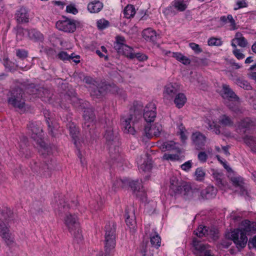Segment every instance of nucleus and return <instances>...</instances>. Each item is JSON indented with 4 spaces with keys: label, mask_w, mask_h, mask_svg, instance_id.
<instances>
[{
    "label": "nucleus",
    "mask_w": 256,
    "mask_h": 256,
    "mask_svg": "<svg viewBox=\"0 0 256 256\" xmlns=\"http://www.w3.org/2000/svg\"><path fill=\"white\" fill-rule=\"evenodd\" d=\"M164 52L166 55H168V54H170V56L174 58L176 60L185 65L189 64L190 62V60L189 58L180 53L172 52L170 51Z\"/></svg>",
    "instance_id": "29"
},
{
    "label": "nucleus",
    "mask_w": 256,
    "mask_h": 256,
    "mask_svg": "<svg viewBox=\"0 0 256 256\" xmlns=\"http://www.w3.org/2000/svg\"><path fill=\"white\" fill-rule=\"evenodd\" d=\"M58 56L60 59L62 60H70V57L66 52H61L58 54Z\"/></svg>",
    "instance_id": "58"
},
{
    "label": "nucleus",
    "mask_w": 256,
    "mask_h": 256,
    "mask_svg": "<svg viewBox=\"0 0 256 256\" xmlns=\"http://www.w3.org/2000/svg\"><path fill=\"white\" fill-rule=\"evenodd\" d=\"M110 22L108 20L102 18L98 20L96 22V26L99 30H102L108 26Z\"/></svg>",
    "instance_id": "48"
},
{
    "label": "nucleus",
    "mask_w": 256,
    "mask_h": 256,
    "mask_svg": "<svg viewBox=\"0 0 256 256\" xmlns=\"http://www.w3.org/2000/svg\"><path fill=\"white\" fill-rule=\"evenodd\" d=\"M94 90L91 92V94L96 97L104 95L107 91L108 85L104 82L97 80Z\"/></svg>",
    "instance_id": "18"
},
{
    "label": "nucleus",
    "mask_w": 256,
    "mask_h": 256,
    "mask_svg": "<svg viewBox=\"0 0 256 256\" xmlns=\"http://www.w3.org/2000/svg\"><path fill=\"white\" fill-rule=\"evenodd\" d=\"M192 139L196 150H202L205 145L206 136L199 132L192 134Z\"/></svg>",
    "instance_id": "15"
},
{
    "label": "nucleus",
    "mask_w": 256,
    "mask_h": 256,
    "mask_svg": "<svg viewBox=\"0 0 256 256\" xmlns=\"http://www.w3.org/2000/svg\"><path fill=\"white\" fill-rule=\"evenodd\" d=\"M142 37L146 40L156 42L160 38V36L157 34L156 32L152 28L144 29L142 32Z\"/></svg>",
    "instance_id": "22"
},
{
    "label": "nucleus",
    "mask_w": 256,
    "mask_h": 256,
    "mask_svg": "<svg viewBox=\"0 0 256 256\" xmlns=\"http://www.w3.org/2000/svg\"><path fill=\"white\" fill-rule=\"evenodd\" d=\"M83 118L82 128L86 130H89L94 128L96 116L92 108H85L84 110Z\"/></svg>",
    "instance_id": "10"
},
{
    "label": "nucleus",
    "mask_w": 256,
    "mask_h": 256,
    "mask_svg": "<svg viewBox=\"0 0 256 256\" xmlns=\"http://www.w3.org/2000/svg\"><path fill=\"white\" fill-rule=\"evenodd\" d=\"M174 98V102L178 108H182L186 102V98L183 93L178 92Z\"/></svg>",
    "instance_id": "32"
},
{
    "label": "nucleus",
    "mask_w": 256,
    "mask_h": 256,
    "mask_svg": "<svg viewBox=\"0 0 256 256\" xmlns=\"http://www.w3.org/2000/svg\"><path fill=\"white\" fill-rule=\"evenodd\" d=\"M135 14V8L132 5H128L124 10V16L126 18H132Z\"/></svg>",
    "instance_id": "38"
},
{
    "label": "nucleus",
    "mask_w": 256,
    "mask_h": 256,
    "mask_svg": "<svg viewBox=\"0 0 256 256\" xmlns=\"http://www.w3.org/2000/svg\"><path fill=\"white\" fill-rule=\"evenodd\" d=\"M28 52L24 49H18L16 51V56L20 59L24 60L27 58Z\"/></svg>",
    "instance_id": "50"
},
{
    "label": "nucleus",
    "mask_w": 256,
    "mask_h": 256,
    "mask_svg": "<svg viewBox=\"0 0 256 256\" xmlns=\"http://www.w3.org/2000/svg\"><path fill=\"white\" fill-rule=\"evenodd\" d=\"M229 108L236 114H242L244 112V110L238 106H232L229 104L228 106Z\"/></svg>",
    "instance_id": "53"
},
{
    "label": "nucleus",
    "mask_w": 256,
    "mask_h": 256,
    "mask_svg": "<svg viewBox=\"0 0 256 256\" xmlns=\"http://www.w3.org/2000/svg\"><path fill=\"white\" fill-rule=\"evenodd\" d=\"M212 176L218 187L222 188L225 186L224 176L222 173L215 171L212 173Z\"/></svg>",
    "instance_id": "36"
},
{
    "label": "nucleus",
    "mask_w": 256,
    "mask_h": 256,
    "mask_svg": "<svg viewBox=\"0 0 256 256\" xmlns=\"http://www.w3.org/2000/svg\"><path fill=\"white\" fill-rule=\"evenodd\" d=\"M234 42H236L238 46L242 48L246 47L247 44V42L245 38L242 36L240 33L238 32L236 34Z\"/></svg>",
    "instance_id": "39"
},
{
    "label": "nucleus",
    "mask_w": 256,
    "mask_h": 256,
    "mask_svg": "<svg viewBox=\"0 0 256 256\" xmlns=\"http://www.w3.org/2000/svg\"><path fill=\"white\" fill-rule=\"evenodd\" d=\"M104 137L108 144L110 145L109 153L112 159L116 160L119 156L118 148L116 146L118 138L114 136L112 130L110 128L106 130Z\"/></svg>",
    "instance_id": "8"
},
{
    "label": "nucleus",
    "mask_w": 256,
    "mask_h": 256,
    "mask_svg": "<svg viewBox=\"0 0 256 256\" xmlns=\"http://www.w3.org/2000/svg\"><path fill=\"white\" fill-rule=\"evenodd\" d=\"M118 52L122 53V54L124 55L126 57L130 58L133 59L134 58H136L139 61H144L148 59V56L142 54L138 52V53H132V52H129L128 50L127 49H118Z\"/></svg>",
    "instance_id": "23"
},
{
    "label": "nucleus",
    "mask_w": 256,
    "mask_h": 256,
    "mask_svg": "<svg viewBox=\"0 0 256 256\" xmlns=\"http://www.w3.org/2000/svg\"><path fill=\"white\" fill-rule=\"evenodd\" d=\"M220 20L224 24L228 22L230 23V26L232 30L236 29V22L234 20L231 14H228L227 16H222L220 18Z\"/></svg>",
    "instance_id": "40"
},
{
    "label": "nucleus",
    "mask_w": 256,
    "mask_h": 256,
    "mask_svg": "<svg viewBox=\"0 0 256 256\" xmlns=\"http://www.w3.org/2000/svg\"><path fill=\"white\" fill-rule=\"evenodd\" d=\"M256 126V120L246 118L240 120L238 124L237 130H242L245 132L248 129Z\"/></svg>",
    "instance_id": "19"
},
{
    "label": "nucleus",
    "mask_w": 256,
    "mask_h": 256,
    "mask_svg": "<svg viewBox=\"0 0 256 256\" xmlns=\"http://www.w3.org/2000/svg\"><path fill=\"white\" fill-rule=\"evenodd\" d=\"M115 44L116 46L118 48H121L122 47L125 46L127 48H132L130 46H128L126 44V40L124 36H118L116 37Z\"/></svg>",
    "instance_id": "42"
},
{
    "label": "nucleus",
    "mask_w": 256,
    "mask_h": 256,
    "mask_svg": "<svg viewBox=\"0 0 256 256\" xmlns=\"http://www.w3.org/2000/svg\"><path fill=\"white\" fill-rule=\"evenodd\" d=\"M152 168L150 163L144 162L139 167V170L141 172H146L150 171Z\"/></svg>",
    "instance_id": "51"
},
{
    "label": "nucleus",
    "mask_w": 256,
    "mask_h": 256,
    "mask_svg": "<svg viewBox=\"0 0 256 256\" xmlns=\"http://www.w3.org/2000/svg\"><path fill=\"white\" fill-rule=\"evenodd\" d=\"M218 92L224 99L232 102H239V97L228 84H222L221 88L218 90Z\"/></svg>",
    "instance_id": "11"
},
{
    "label": "nucleus",
    "mask_w": 256,
    "mask_h": 256,
    "mask_svg": "<svg viewBox=\"0 0 256 256\" xmlns=\"http://www.w3.org/2000/svg\"><path fill=\"white\" fill-rule=\"evenodd\" d=\"M64 221L69 232L74 236V240L77 242H80L82 240V236L77 216L74 214H66Z\"/></svg>",
    "instance_id": "4"
},
{
    "label": "nucleus",
    "mask_w": 256,
    "mask_h": 256,
    "mask_svg": "<svg viewBox=\"0 0 256 256\" xmlns=\"http://www.w3.org/2000/svg\"><path fill=\"white\" fill-rule=\"evenodd\" d=\"M125 217L126 225L130 228H134L136 222L133 210L131 212H129L128 210L126 209V210Z\"/></svg>",
    "instance_id": "34"
},
{
    "label": "nucleus",
    "mask_w": 256,
    "mask_h": 256,
    "mask_svg": "<svg viewBox=\"0 0 256 256\" xmlns=\"http://www.w3.org/2000/svg\"><path fill=\"white\" fill-rule=\"evenodd\" d=\"M180 91V86L176 82L166 84L164 88L163 96L164 100H172Z\"/></svg>",
    "instance_id": "12"
},
{
    "label": "nucleus",
    "mask_w": 256,
    "mask_h": 256,
    "mask_svg": "<svg viewBox=\"0 0 256 256\" xmlns=\"http://www.w3.org/2000/svg\"><path fill=\"white\" fill-rule=\"evenodd\" d=\"M105 250L106 254H109L116 245V224L114 222H109L105 227Z\"/></svg>",
    "instance_id": "7"
},
{
    "label": "nucleus",
    "mask_w": 256,
    "mask_h": 256,
    "mask_svg": "<svg viewBox=\"0 0 256 256\" xmlns=\"http://www.w3.org/2000/svg\"><path fill=\"white\" fill-rule=\"evenodd\" d=\"M28 128L30 130V133L31 134L32 138L37 142L40 148L39 152L42 155H44L46 152L48 154L50 152L49 148L42 140V130L40 124L30 122L28 125Z\"/></svg>",
    "instance_id": "5"
},
{
    "label": "nucleus",
    "mask_w": 256,
    "mask_h": 256,
    "mask_svg": "<svg viewBox=\"0 0 256 256\" xmlns=\"http://www.w3.org/2000/svg\"><path fill=\"white\" fill-rule=\"evenodd\" d=\"M208 234L207 236H209L214 240H216L218 238V232L216 229L212 228L208 230Z\"/></svg>",
    "instance_id": "52"
},
{
    "label": "nucleus",
    "mask_w": 256,
    "mask_h": 256,
    "mask_svg": "<svg viewBox=\"0 0 256 256\" xmlns=\"http://www.w3.org/2000/svg\"><path fill=\"white\" fill-rule=\"evenodd\" d=\"M140 116L138 111L133 110H130L127 116H123L121 118V122L124 132L134 134L136 132L134 125L138 122Z\"/></svg>",
    "instance_id": "6"
},
{
    "label": "nucleus",
    "mask_w": 256,
    "mask_h": 256,
    "mask_svg": "<svg viewBox=\"0 0 256 256\" xmlns=\"http://www.w3.org/2000/svg\"><path fill=\"white\" fill-rule=\"evenodd\" d=\"M198 158L200 162L204 163L206 162L208 156L204 152H200L198 154Z\"/></svg>",
    "instance_id": "55"
},
{
    "label": "nucleus",
    "mask_w": 256,
    "mask_h": 256,
    "mask_svg": "<svg viewBox=\"0 0 256 256\" xmlns=\"http://www.w3.org/2000/svg\"><path fill=\"white\" fill-rule=\"evenodd\" d=\"M220 126L218 125L215 124L214 122L209 124H208V129L214 132L216 134H218L220 133Z\"/></svg>",
    "instance_id": "54"
},
{
    "label": "nucleus",
    "mask_w": 256,
    "mask_h": 256,
    "mask_svg": "<svg viewBox=\"0 0 256 256\" xmlns=\"http://www.w3.org/2000/svg\"><path fill=\"white\" fill-rule=\"evenodd\" d=\"M162 130V126L159 123H156L152 126L151 123L146 124L144 126V130L146 136L148 138H151L152 136H158Z\"/></svg>",
    "instance_id": "13"
},
{
    "label": "nucleus",
    "mask_w": 256,
    "mask_h": 256,
    "mask_svg": "<svg viewBox=\"0 0 256 256\" xmlns=\"http://www.w3.org/2000/svg\"><path fill=\"white\" fill-rule=\"evenodd\" d=\"M209 46H220L222 44V42L221 39L215 38H210L208 42Z\"/></svg>",
    "instance_id": "49"
},
{
    "label": "nucleus",
    "mask_w": 256,
    "mask_h": 256,
    "mask_svg": "<svg viewBox=\"0 0 256 256\" xmlns=\"http://www.w3.org/2000/svg\"><path fill=\"white\" fill-rule=\"evenodd\" d=\"M67 127L68 128L70 134L74 140V144L77 146V142L78 140V137L79 134L78 128L74 123L71 122H69L67 124Z\"/></svg>",
    "instance_id": "28"
},
{
    "label": "nucleus",
    "mask_w": 256,
    "mask_h": 256,
    "mask_svg": "<svg viewBox=\"0 0 256 256\" xmlns=\"http://www.w3.org/2000/svg\"><path fill=\"white\" fill-rule=\"evenodd\" d=\"M66 11L68 12L76 14L78 12V10L72 5L68 6L66 8Z\"/></svg>",
    "instance_id": "61"
},
{
    "label": "nucleus",
    "mask_w": 256,
    "mask_h": 256,
    "mask_svg": "<svg viewBox=\"0 0 256 256\" xmlns=\"http://www.w3.org/2000/svg\"><path fill=\"white\" fill-rule=\"evenodd\" d=\"M84 82L88 84H92L94 86L97 80H94L92 77L90 76H84L83 80Z\"/></svg>",
    "instance_id": "60"
},
{
    "label": "nucleus",
    "mask_w": 256,
    "mask_h": 256,
    "mask_svg": "<svg viewBox=\"0 0 256 256\" xmlns=\"http://www.w3.org/2000/svg\"><path fill=\"white\" fill-rule=\"evenodd\" d=\"M47 112H48V110L46 111V112L44 113V114L45 118H46V123L48 124V127L49 133L50 134L52 135L53 132H52V126L50 125L51 122L50 121V118H47L46 116V114H47Z\"/></svg>",
    "instance_id": "63"
},
{
    "label": "nucleus",
    "mask_w": 256,
    "mask_h": 256,
    "mask_svg": "<svg viewBox=\"0 0 256 256\" xmlns=\"http://www.w3.org/2000/svg\"><path fill=\"white\" fill-rule=\"evenodd\" d=\"M27 32L30 38L34 42H42L44 39L42 34L35 29L30 30Z\"/></svg>",
    "instance_id": "31"
},
{
    "label": "nucleus",
    "mask_w": 256,
    "mask_h": 256,
    "mask_svg": "<svg viewBox=\"0 0 256 256\" xmlns=\"http://www.w3.org/2000/svg\"><path fill=\"white\" fill-rule=\"evenodd\" d=\"M170 190H171L174 194L181 193L182 188H184V190L186 192H188L189 190H191L190 188L188 186L184 185V186H182L179 184L176 178L174 177L170 179Z\"/></svg>",
    "instance_id": "20"
},
{
    "label": "nucleus",
    "mask_w": 256,
    "mask_h": 256,
    "mask_svg": "<svg viewBox=\"0 0 256 256\" xmlns=\"http://www.w3.org/2000/svg\"><path fill=\"white\" fill-rule=\"evenodd\" d=\"M102 4L99 1L90 2L88 5V10L91 13L99 12L102 8Z\"/></svg>",
    "instance_id": "33"
},
{
    "label": "nucleus",
    "mask_w": 256,
    "mask_h": 256,
    "mask_svg": "<svg viewBox=\"0 0 256 256\" xmlns=\"http://www.w3.org/2000/svg\"><path fill=\"white\" fill-rule=\"evenodd\" d=\"M245 144L250 148H253L256 144V136H246L244 138Z\"/></svg>",
    "instance_id": "43"
},
{
    "label": "nucleus",
    "mask_w": 256,
    "mask_h": 256,
    "mask_svg": "<svg viewBox=\"0 0 256 256\" xmlns=\"http://www.w3.org/2000/svg\"><path fill=\"white\" fill-rule=\"evenodd\" d=\"M173 6L180 12H183L187 8V5L184 0H174Z\"/></svg>",
    "instance_id": "41"
},
{
    "label": "nucleus",
    "mask_w": 256,
    "mask_h": 256,
    "mask_svg": "<svg viewBox=\"0 0 256 256\" xmlns=\"http://www.w3.org/2000/svg\"><path fill=\"white\" fill-rule=\"evenodd\" d=\"M16 18L18 23H26L29 21L28 10L24 7L20 8L16 13Z\"/></svg>",
    "instance_id": "24"
},
{
    "label": "nucleus",
    "mask_w": 256,
    "mask_h": 256,
    "mask_svg": "<svg viewBox=\"0 0 256 256\" xmlns=\"http://www.w3.org/2000/svg\"><path fill=\"white\" fill-rule=\"evenodd\" d=\"M219 122L224 126L232 127L234 125L232 118L226 114H222L220 117Z\"/></svg>",
    "instance_id": "35"
},
{
    "label": "nucleus",
    "mask_w": 256,
    "mask_h": 256,
    "mask_svg": "<svg viewBox=\"0 0 256 256\" xmlns=\"http://www.w3.org/2000/svg\"><path fill=\"white\" fill-rule=\"evenodd\" d=\"M102 200L94 201L93 200L90 204V207L92 210L98 211L102 209Z\"/></svg>",
    "instance_id": "47"
},
{
    "label": "nucleus",
    "mask_w": 256,
    "mask_h": 256,
    "mask_svg": "<svg viewBox=\"0 0 256 256\" xmlns=\"http://www.w3.org/2000/svg\"><path fill=\"white\" fill-rule=\"evenodd\" d=\"M178 154H164L162 156V158L165 160H178Z\"/></svg>",
    "instance_id": "56"
},
{
    "label": "nucleus",
    "mask_w": 256,
    "mask_h": 256,
    "mask_svg": "<svg viewBox=\"0 0 256 256\" xmlns=\"http://www.w3.org/2000/svg\"><path fill=\"white\" fill-rule=\"evenodd\" d=\"M80 25V22L68 18H66L65 20H58L56 24V28L58 30L68 33L74 32L76 28Z\"/></svg>",
    "instance_id": "9"
},
{
    "label": "nucleus",
    "mask_w": 256,
    "mask_h": 256,
    "mask_svg": "<svg viewBox=\"0 0 256 256\" xmlns=\"http://www.w3.org/2000/svg\"><path fill=\"white\" fill-rule=\"evenodd\" d=\"M232 76L234 82L240 88L246 90H250L252 88L249 82L243 76L233 75Z\"/></svg>",
    "instance_id": "26"
},
{
    "label": "nucleus",
    "mask_w": 256,
    "mask_h": 256,
    "mask_svg": "<svg viewBox=\"0 0 256 256\" xmlns=\"http://www.w3.org/2000/svg\"><path fill=\"white\" fill-rule=\"evenodd\" d=\"M24 90L30 94H36L37 91L34 84H22L20 87L15 88L10 90L8 99V104L20 109L24 108L25 102L22 98Z\"/></svg>",
    "instance_id": "1"
},
{
    "label": "nucleus",
    "mask_w": 256,
    "mask_h": 256,
    "mask_svg": "<svg viewBox=\"0 0 256 256\" xmlns=\"http://www.w3.org/2000/svg\"><path fill=\"white\" fill-rule=\"evenodd\" d=\"M4 65L6 68L10 70H11L14 67V64L10 62L8 58L4 59Z\"/></svg>",
    "instance_id": "59"
},
{
    "label": "nucleus",
    "mask_w": 256,
    "mask_h": 256,
    "mask_svg": "<svg viewBox=\"0 0 256 256\" xmlns=\"http://www.w3.org/2000/svg\"><path fill=\"white\" fill-rule=\"evenodd\" d=\"M128 184V180H122L120 178L116 179L113 184V188L116 190L117 188H123L126 184Z\"/></svg>",
    "instance_id": "46"
},
{
    "label": "nucleus",
    "mask_w": 256,
    "mask_h": 256,
    "mask_svg": "<svg viewBox=\"0 0 256 256\" xmlns=\"http://www.w3.org/2000/svg\"><path fill=\"white\" fill-rule=\"evenodd\" d=\"M128 184L134 192H136V196L137 197H140V198L143 199V197L145 196V192L142 190H140L142 188L140 182L138 180H132L131 182L128 180Z\"/></svg>",
    "instance_id": "27"
},
{
    "label": "nucleus",
    "mask_w": 256,
    "mask_h": 256,
    "mask_svg": "<svg viewBox=\"0 0 256 256\" xmlns=\"http://www.w3.org/2000/svg\"><path fill=\"white\" fill-rule=\"evenodd\" d=\"M158 147L163 152L174 150L177 153H180V149L178 144L174 141L158 142Z\"/></svg>",
    "instance_id": "16"
},
{
    "label": "nucleus",
    "mask_w": 256,
    "mask_h": 256,
    "mask_svg": "<svg viewBox=\"0 0 256 256\" xmlns=\"http://www.w3.org/2000/svg\"><path fill=\"white\" fill-rule=\"evenodd\" d=\"M216 195V190L213 186H208L200 192V198L209 200L214 198ZM200 199V198H199Z\"/></svg>",
    "instance_id": "25"
},
{
    "label": "nucleus",
    "mask_w": 256,
    "mask_h": 256,
    "mask_svg": "<svg viewBox=\"0 0 256 256\" xmlns=\"http://www.w3.org/2000/svg\"><path fill=\"white\" fill-rule=\"evenodd\" d=\"M192 242L196 250L202 253V256H214L211 250L208 249V245L204 244L196 238L193 239Z\"/></svg>",
    "instance_id": "21"
},
{
    "label": "nucleus",
    "mask_w": 256,
    "mask_h": 256,
    "mask_svg": "<svg viewBox=\"0 0 256 256\" xmlns=\"http://www.w3.org/2000/svg\"><path fill=\"white\" fill-rule=\"evenodd\" d=\"M192 166L191 162L188 161L181 165V168L185 171H188L192 168Z\"/></svg>",
    "instance_id": "62"
},
{
    "label": "nucleus",
    "mask_w": 256,
    "mask_h": 256,
    "mask_svg": "<svg viewBox=\"0 0 256 256\" xmlns=\"http://www.w3.org/2000/svg\"><path fill=\"white\" fill-rule=\"evenodd\" d=\"M206 174L202 168H198L196 169L194 172L196 180L198 181H202L204 180Z\"/></svg>",
    "instance_id": "45"
},
{
    "label": "nucleus",
    "mask_w": 256,
    "mask_h": 256,
    "mask_svg": "<svg viewBox=\"0 0 256 256\" xmlns=\"http://www.w3.org/2000/svg\"><path fill=\"white\" fill-rule=\"evenodd\" d=\"M150 241L152 244V247L158 248L161 243V238L158 234L154 232V234L150 236Z\"/></svg>",
    "instance_id": "37"
},
{
    "label": "nucleus",
    "mask_w": 256,
    "mask_h": 256,
    "mask_svg": "<svg viewBox=\"0 0 256 256\" xmlns=\"http://www.w3.org/2000/svg\"><path fill=\"white\" fill-rule=\"evenodd\" d=\"M233 54L238 60L243 59L245 57V56L240 52V49H234Z\"/></svg>",
    "instance_id": "57"
},
{
    "label": "nucleus",
    "mask_w": 256,
    "mask_h": 256,
    "mask_svg": "<svg viewBox=\"0 0 256 256\" xmlns=\"http://www.w3.org/2000/svg\"><path fill=\"white\" fill-rule=\"evenodd\" d=\"M236 5L238 6L237 8H234V10H237L239 8H246L247 6V4L245 2V0H242L241 1H238L236 2Z\"/></svg>",
    "instance_id": "64"
},
{
    "label": "nucleus",
    "mask_w": 256,
    "mask_h": 256,
    "mask_svg": "<svg viewBox=\"0 0 256 256\" xmlns=\"http://www.w3.org/2000/svg\"><path fill=\"white\" fill-rule=\"evenodd\" d=\"M153 247L150 246L148 242H143L140 246V252L141 256H152Z\"/></svg>",
    "instance_id": "30"
},
{
    "label": "nucleus",
    "mask_w": 256,
    "mask_h": 256,
    "mask_svg": "<svg viewBox=\"0 0 256 256\" xmlns=\"http://www.w3.org/2000/svg\"><path fill=\"white\" fill-rule=\"evenodd\" d=\"M12 216L10 208H4L0 209V236L6 246H12L14 243V235L10 232L8 220Z\"/></svg>",
    "instance_id": "3"
},
{
    "label": "nucleus",
    "mask_w": 256,
    "mask_h": 256,
    "mask_svg": "<svg viewBox=\"0 0 256 256\" xmlns=\"http://www.w3.org/2000/svg\"><path fill=\"white\" fill-rule=\"evenodd\" d=\"M234 186L239 188L240 193L242 196H248V192L246 187V184L244 181V179L240 176H233L230 178Z\"/></svg>",
    "instance_id": "17"
},
{
    "label": "nucleus",
    "mask_w": 256,
    "mask_h": 256,
    "mask_svg": "<svg viewBox=\"0 0 256 256\" xmlns=\"http://www.w3.org/2000/svg\"><path fill=\"white\" fill-rule=\"evenodd\" d=\"M156 107L153 103H149L144 109V118L146 124L154 122L156 118Z\"/></svg>",
    "instance_id": "14"
},
{
    "label": "nucleus",
    "mask_w": 256,
    "mask_h": 256,
    "mask_svg": "<svg viewBox=\"0 0 256 256\" xmlns=\"http://www.w3.org/2000/svg\"><path fill=\"white\" fill-rule=\"evenodd\" d=\"M240 229H236L231 232L230 238L236 244L238 248H244L248 242L246 234L249 232L255 233L256 223L245 220L242 222Z\"/></svg>",
    "instance_id": "2"
},
{
    "label": "nucleus",
    "mask_w": 256,
    "mask_h": 256,
    "mask_svg": "<svg viewBox=\"0 0 256 256\" xmlns=\"http://www.w3.org/2000/svg\"><path fill=\"white\" fill-rule=\"evenodd\" d=\"M208 229L206 226H200L194 231L196 235L199 238H202L208 234Z\"/></svg>",
    "instance_id": "44"
}]
</instances>
